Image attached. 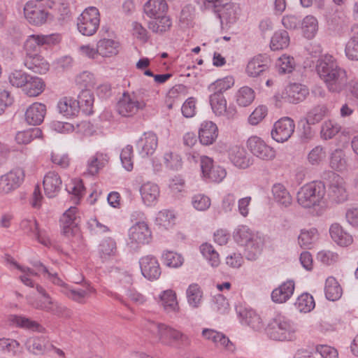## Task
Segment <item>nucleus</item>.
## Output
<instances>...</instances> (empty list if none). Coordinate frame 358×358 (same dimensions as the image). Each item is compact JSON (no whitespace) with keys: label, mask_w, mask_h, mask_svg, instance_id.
<instances>
[{"label":"nucleus","mask_w":358,"mask_h":358,"mask_svg":"<svg viewBox=\"0 0 358 358\" xmlns=\"http://www.w3.org/2000/svg\"><path fill=\"white\" fill-rule=\"evenodd\" d=\"M315 69L329 92L340 94L344 90L347 71L334 57L330 55L322 56L317 61Z\"/></svg>","instance_id":"1"},{"label":"nucleus","mask_w":358,"mask_h":358,"mask_svg":"<svg viewBox=\"0 0 358 358\" xmlns=\"http://www.w3.org/2000/svg\"><path fill=\"white\" fill-rule=\"evenodd\" d=\"M235 242L245 247V256L248 260L255 261L262 254L264 240L258 234L254 233L245 225L238 226L234 231Z\"/></svg>","instance_id":"2"},{"label":"nucleus","mask_w":358,"mask_h":358,"mask_svg":"<svg viewBox=\"0 0 358 358\" xmlns=\"http://www.w3.org/2000/svg\"><path fill=\"white\" fill-rule=\"evenodd\" d=\"M265 331L268 337L273 341H293L297 326L285 316L277 315L269 322Z\"/></svg>","instance_id":"3"},{"label":"nucleus","mask_w":358,"mask_h":358,"mask_svg":"<svg viewBox=\"0 0 358 358\" xmlns=\"http://www.w3.org/2000/svg\"><path fill=\"white\" fill-rule=\"evenodd\" d=\"M326 187L321 181H313L302 186L297 192L296 200L303 208H312L323 203Z\"/></svg>","instance_id":"4"},{"label":"nucleus","mask_w":358,"mask_h":358,"mask_svg":"<svg viewBox=\"0 0 358 358\" xmlns=\"http://www.w3.org/2000/svg\"><path fill=\"white\" fill-rule=\"evenodd\" d=\"M148 327L152 332L157 334L159 341L165 345H170L173 342L182 345L189 343V339L187 335L165 324L151 322Z\"/></svg>","instance_id":"5"},{"label":"nucleus","mask_w":358,"mask_h":358,"mask_svg":"<svg viewBox=\"0 0 358 358\" xmlns=\"http://www.w3.org/2000/svg\"><path fill=\"white\" fill-rule=\"evenodd\" d=\"M77 29L83 36H93L100 25L99 10L94 6L85 8L77 19Z\"/></svg>","instance_id":"6"},{"label":"nucleus","mask_w":358,"mask_h":358,"mask_svg":"<svg viewBox=\"0 0 358 358\" xmlns=\"http://www.w3.org/2000/svg\"><path fill=\"white\" fill-rule=\"evenodd\" d=\"M227 0H221L220 2L215 4V8H203L215 13L222 24H231L235 23L238 19L240 15V8L234 3H227Z\"/></svg>","instance_id":"7"},{"label":"nucleus","mask_w":358,"mask_h":358,"mask_svg":"<svg viewBox=\"0 0 358 358\" xmlns=\"http://www.w3.org/2000/svg\"><path fill=\"white\" fill-rule=\"evenodd\" d=\"M94 103V96L90 90H82L78 96V100L69 99V115H77L80 110H82L86 115L92 113V107Z\"/></svg>","instance_id":"8"},{"label":"nucleus","mask_w":358,"mask_h":358,"mask_svg":"<svg viewBox=\"0 0 358 358\" xmlns=\"http://www.w3.org/2000/svg\"><path fill=\"white\" fill-rule=\"evenodd\" d=\"M24 171L15 168L0 177V192L8 194L17 189L24 180Z\"/></svg>","instance_id":"9"},{"label":"nucleus","mask_w":358,"mask_h":358,"mask_svg":"<svg viewBox=\"0 0 358 358\" xmlns=\"http://www.w3.org/2000/svg\"><path fill=\"white\" fill-rule=\"evenodd\" d=\"M247 146L254 156L262 160L270 161L275 157V150L256 136L248 138Z\"/></svg>","instance_id":"10"},{"label":"nucleus","mask_w":358,"mask_h":358,"mask_svg":"<svg viewBox=\"0 0 358 358\" xmlns=\"http://www.w3.org/2000/svg\"><path fill=\"white\" fill-rule=\"evenodd\" d=\"M295 129L294 121L284 117L275 122L271 130L272 138L278 143H284L289 140Z\"/></svg>","instance_id":"11"},{"label":"nucleus","mask_w":358,"mask_h":358,"mask_svg":"<svg viewBox=\"0 0 358 358\" xmlns=\"http://www.w3.org/2000/svg\"><path fill=\"white\" fill-rule=\"evenodd\" d=\"M145 107V103L138 101L129 92H124L117 104V112L123 117H132Z\"/></svg>","instance_id":"12"},{"label":"nucleus","mask_w":358,"mask_h":358,"mask_svg":"<svg viewBox=\"0 0 358 358\" xmlns=\"http://www.w3.org/2000/svg\"><path fill=\"white\" fill-rule=\"evenodd\" d=\"M201 169L203 177L210 182H220L226 177L225 169L214 165L213 160L207 156H201Z\"/></svg>","instance_id":"13"},{"label":"nucleus","mask_w":358,"mask_h":358,"mask_svg":"<svg viewBox=\"0 0 358 358\" xmlns=\"http://www.w3.org/2000/svg\"><path fill=\"white\" fill-rule=\"evenodd\" d=\"M328 196L330 201L336 204H341L348 200L346 182L342 177L337 175L333 178L329 186Z\"/></svg>","instance_id":"14"},{"label":"nucleus","mask_w":358,"mask_h":358,"mask_svg":"<svg viewBox=\"0 0 358 358\" xmlns=\"http://www.w3.org/2000/svg\"><path fill=\"white\" fill-rule=\"evenodd\" d=\"M129 237L131 247L135 248L138 245L148 243L152 234L147 223L138 222L129 229Z\"/></svg>","instance_id":"15"},{"label":"nucleus","mask_w":358,"mask_h":358,"mask_svg":"<svg viewBox=\"0 0 358 358\" xmlns=\"http://www.w3.org/2000/svg\"><path fill=\"white\" fill-rule=\"evenodd\" d=\"M158 145V138L152 131L144 132L136 143L138 153L142 157H148L155 152Z\"/></svg>","instance_id":"16"},{"label":"nucleus","mask_w":358,"mask_h":358,"mask_svg":"<svg viewBox=\"0 0 358 358\" xmlns=\"http://www.w3.org/2000/svg\"><path fill=\"white\" fill-rule=\"evenodd\" d=\"M236 313L242 324L248 326L255 331L264 327V322L260 315L253 309L246 307H236Z\"/></svg>","instance_id":"17"},{"label":"nucleus","mask_w":358,"mask_h":358,"mask_svg":"<svg viewBox=\"0 0 358 358\" xmlns=\"http://www.w3.org/2000/svg\"><path fill=\"white\" fill-rule=\"evenodd\" d=\"M270 59L265 55H258L251 59L246 67L248 76L257 78L265 76L269 69Z\"/></svg>","instance_id":"18"},{"label":"nucleus","mask_w":358,"mask_h":358,"mask_svg":"<svg viewBox=\"0 0 358 358\" xmlns=\"http://www.w3.org/2000/svg\"><path fill=\"white\" fill-rule=\"evenodd\" d=\"M142 275L149 280H157L162 273L159 264L155 257L146 255L139 260Z\"/></svg>","instance_id":"19"},{"label":"nucleus","mask_w":358,"mask_h":358,"mask_svg":"<svg viewBox=\"0 0 358 358\" xmlns=\"http://www.w3.org/2000/svg\"><path fill=\"white\" fill-rule=\"evenodd\" d=\"M59 41V35L55 34L49 35L32 34L28 37L24 43L26 54L32 53L31 51L37 52L41 46L55 44Z\"/></svg>","instance_id":"20"},{"label":"nucleus","mask_w":358,"mask_h":358,"mask_svg":"<svg viewBox=\"0 0 358 358\" xmlns=\"http://www.w3.org/2000/svg\"><path fill=\"white\" fill-rule=\"evenodd\" d=\"M20 228L24 233L33 236L40 243L48 246L50 241L43 230L38 228L36 219L33 217L23 219L20 222Z\"/></svg>","instance_id":"21"},{"label":"nucleus","mask_w":358,"mask_h":358,"mask_svg":"<svg viewBox=\"0 0 358 358\" xmlns=\"http://www.w3.org/2000/svg\"><path fill=\"white\" fill-rule=\"evenodd\" d=\"M24 15L30 24L41 26L46 22L49 13L34 2L29 1L24 7Z\"/></svg>","instance_id":"22"},{"label":"nucleus","mask_w":358,"mask_h":358,"mask_svg":"<svg viewBox=\"0 0 358 358\" xmlns=\"http://www.w3.org/2000/svg\"><path fill=\"white\" fill-rule=\"evenodd\" d=\"M203 337L211 342L217 348H222L228 352H234L235 350L233 343L224 334L213 329H204L202 331Z\"/></svg>","instance_id":"23"},{"label":"nucleus","mask_w":358,"mask_h":358,"mask_svg":"<svg viewBox=\"0 0 358 358\" xmlns=\"http://www.w3.org/2000/svg\"><path fill=\"white\" fill-rule=\"evenodd\" d=\"M24 65L36 73L43 74L49 70V63L41 55L37 53L26 54Z\"/></svg>","instance_id":"24"},{"label":"nucleus","mask_w":358,"mask_h":358,"mask_svg":"<svg viewBox=\"0 0 358 358\" xmlns=\"http://www.w3.org/2000/svg\"><path fill=\"white\" fill-rule=\"evenodd\" d=\"M218 136V128L212 121H204L199 130L200 143L204 145H212Z\"/></svg>","instance_id":"25"},{"label":"nucleus","mask_w":358,"mask_h":358,"mask_svg":"<svg viewBox=\"0 0 358 358\" xmlns=\"http://www.w3.org/2000/svg\"><path fill=\"white\" fill-rule=\"evenodd\" d=\"M46 114V106L41 103L35 102L27 109L25 120L31 125H39L43 120Z\"/></svg>","instance_id":"26"},{"label":"nucleus","mask_w":358,"mask_h":358,"mask_svg":"<svg viewBox=\"0 0 358 358\" xmlns=\"http://www.w3.org/2000/svg\"><path fill=\"white\" fill-rule=\"evenodd\" d=\"M45 194L49 198L55 197L61 189L62 180L57 173L48 172L43 178Z\"/></svg>","instance_id":"27"},{"label":"nucleus","mask_w":358,"mask_h":358,"mask_svg":"<svg viewBox=\"0 0 358 358\" xmlns=\"http://www.w3.org/2000/svg\"><path fill=\"white\" fill-rule=\"evenodd\" d=\"M294 291V282L293 280H287L273 290L271 299L275 303H285L292 296Z\"/></svg>","instance_id":"28"},{"label":"nucleus","mask_w":358,"mask_h":358,"mask_svg":"<svg viewBox=\"0 0 358 358\" xmlns=\"http://www.w3.org/2000/svg\"><path fill=\"white\" fill-rule=\"evenodd\" d=\"M287 100L292 103H298L306 99L309 94L308 87L300 83H292L286 89Z\"/></svg>","instance_id":"29"},{"label":"nucleus","mask_w":358,"mask_h":358,"mask_svg":"<svg viewBox=\"0 0 358 358\" xmlns=\"http://www.w3.org/2000/svg\"><path fill=\"white\" fill-rule=\"evenodd\" d=\"M229 158L232 164L240 169H246L250 165V159L243 148L233 146L229 150Z\"/></svg>","instance_id":"30"},{"label":"nucleus","mask_w":358,"mask_h":358,"mask_svg":"<svg viewBox=\"0 0 358 358\" xmlns=\"http://www.w3.org/2000/svg\"><path fill=\"white\" fill-rule=\"evenodd\" d=\"M119 48V43L113 39H100L96 43V52L103 57H110L117 55Z\"/></svg>","instance_id":"31"},{"label":"nucleus","mask_w":358,"mask_h":358,"mask_svg":"<svg viewBox=\"0 0 358 358\" xmlns=\"http://www.w3.org/2000/svg\"><path fill=\"white\" fill-rule=\"evenodd\" d=\"M329 233L333 241L341 246H348L353 241L352 236L344 231L343 227L338 223L331 225Z\"/></svg>","instance_id":"32"},{"label":"nucleus","mask_w":358,"mask_h":358,"mask_svg":"<svg viewBox=\"0 0 358 358\" xmlns=\"http://www.w3.org/2000/svg\"><path fill=\"white\" fill-rule=\"evenodd\" d=\"M162 306L167 313H176L179 311L176 293L172 289H166L159 296Z\"/></svg>","instance_id":"33"},{"label":"nucleus","mask_w":358,"mask_h":358,"mask_svg":"<svg viewBox=\"0 0 358 358\" xmlns=\"http://www.w3.org/2000/svg\"><path fill=\"white\" fill-rule=\"evenodd\" d=\"M140 192L143 203L148 206L155 203L159 195L158 186L152 182H146L142 185Z\"/></svg>","instance_id":"34"},{"label":"nucleus","mask_w":358,"mask_h":358,"mask_svg":"<svg viewBox=\"0 0 358 358\" xmlns=\"http://www.w3.org/2000/svg\"><path fill=\"white\" fill-rule=\"evenodd\" d=\"M45 87L42 78L29 75L22 90L29 96H37L44 91Z\"/></svg>","instance_id":"35"},{"label":"nucleus","mask_w":358,"mask_h":358,"mask_svg":"<svg viewBox=\"0 0 358 358\" xmlns=\"http://www.w3.org/2000/svg\"><path fill=\"white\" fill-rule=\"evenodd\" d=\"M168 5L165 0H149L144 5V12L150 17H157L166 12Z\"/></svg>","instance_id":"36"},{"label":"nucleus","mask_w":358,"mask_h":358,"mask_svg":"<svg viewBox=\"0 0 358 358\" xmlns=\"http://www.w3.org/2000/svg\"><path fill=\"white\" fill-rule=\"evenodd\" d=\"M70 185L71 187L69 189V201L72 202L74 205H78L86 192L83 182L80 178H73L71 180Z\"/></svg>","instance_id":"37"},{"label":"nucleus","mask_w":358,"mask_h":358,"mask_svg":"<svg viewBox=\"0 0 358 358\" xmlns=\"http://www.w3.org/2000/svg\"><path fill=\"white\" fill-rule=\"evenodd\" d=\"M272 194L275 201L281 206L287 208L289 206L292 202V198L289 192L285 187L280 183L273 185Z\"/></svg>","instance_id":"38"},{"label":"nucleus","mask_w":358,"mask_h":358,"mask_svg":"<svg viewBox=\"0 0 358 358\" xmlns=\"http://www.w3.org/2000/svg\"><path fill=\"white\" fill-rule=\"evenodd\" d=\"M330 110L327 104H317L308 111L306 119L308 123L315 124L320 122L325 117L328 116Z\"/></svg>","instance_id":"39"},{"label":"nucleus","mask_w":358,"mask_h":358,"mask_svg":"<svg viewBox=\"0 0 358 358\" xmlns=\"http://www.w3.org/2000/svg\"><path fill=\"white\" fill-rule=\"evenodd\" d=\"M324 293L326 298L329 301H335L341 297L343 289L334 277L329 276L327 278Z\"/></svg>","instance_id":"40"},{"label":"nucleus","mask_w":358,"mask_h":358,"mask_svg":"<svg viewBox=\"0 0 358 358\" xmlns=\"http://www.w3.org/2000/svg\"><path fill=\"white\" fill-rule=\"evenodd\" d=\"M9 322L17 327L25 329L34 331H40L41 327L36 321L22 315H10Z\"/></svg>","instance_id":"41"},{"label":"nucleus","mask_w":358,"mask_h":358,"mask_svg":"<svg viewBox=\"0 0 358 358\" xmlns=\"http://www.w3.org/2000/svg\"><path fill=\"white\" fill-rule=\"evenodd\" d=\"M99 253L103 262L115 257L117 253L115 241L111 238L103 239L99 244Z\"/></svg>","instance_id":"42"},{"label":"nucleus","mask_w":358,"mask_h":358,"mask_svg":"<svg viewBox=\"0 0 358 358\" xmlns=\"http://www.w3.org/2000/svg\"><path fill=\"white\" fill-rule=\"evenodd\" d=\"M32 264L37 269L38 272L41 273L43 275V277L46 280H48L53 284L65 289V283L62 279H60L57 272L52 271V269L48 268L41 262H34Z\"/></svg>","instance_id":"43"},{"label":"nucleus","mask_w":358,"mask_h":358,"mask_svg":"<svg viewBox=\"0 0 358 358\" xmlns=\"http://www.w3.org/2000/svg\"><path fill=\"white\" fill-rule=\"evenodd\" d=\"M188 304L193 308L200 306L203 297V292L197 284L190 285L186 291Z\"/></svg>","instance_id":"44"},{"label":"nucleus","mask_w":358,"mask_h":358,"mask_svg":"<svg viewBox=\"0 0 358 358\" xmlns=\"http://www.w3.org/2000/svg\"><path fill=\"white\" fill-rule=\"evenodd\" d=\"M171 26V19L164 15L154 18L148 23V28L156 34H162L168 31Z\"/></svg>","instance_id":"45"},{"label":"nucleus","mask_w":358,"mask_h":358,"mask_svg":"<svg viewBox=\"0 0 358 358\" xmlns=\"http://www.w3.org/2000/svg\"><path fill=\"white\" fill-rule=\"evenodd\" d=\"M209 101L216 115H223L227 113V101L222 94L213 93L210 95Z\"/></svg>","instance_id":"46"},{"label":"nucleus","mask_w":358,"mask_h":358,"mask_svg":"<svg viewBox=\"0 0 358 358\" xmlns=\"http://www.w3.org/2000/svg\"><path fill=\"white\" fill-rule=\"evenodd\" d=\"M341 129L340 124L333 120L324 121L320 130V136L324 140L333 138Z\"/></svg>","instance_id":"47"},{"label":"nucleus","mask_w":358,"mask_h":358,"mask_svg":"<svg viewBox=\"0 0 358 358\" xmlns=\"http://www.w3.org/2000/svg\"><path fill=\"white\" fill-rule=\"evenodd\" d=\"M200 252L211 266L217 267L219 266L220 263V256L212 245L207 243L201 244Z\"/></svg>","instance_id":"48"},{"label":"nucleus","mask_w":358,"mask_h":358,"mask_svg":"<svg viewBox=\"0 0 358 358\" xmlns=\"http://www.w3.org/2000/svg\"><path fill=\"white\" fill-rule=\"evenodd\" d=\"M302 31L303 36L311 39L315 37L318 30V22L317 19L313 15H307L302 21Z\"/></svg>","instance_id":"49"},{"label":"nucleus","mask_w":358,"mask_h":358,"mask_svg":"<svg viewBox=\"0 0 358 358\" xmlns=\"http://www.w3.org/2000/svg\"><path fill=\"white\" fill-rule=\"evenodd\" d=\"M42 131L40 128L34 127L27 130L18 131L15 136V141L18 144H28L34 139L41 138Z\"/></svg>","instance_id":"50"},{"label":"nucleus","mask_w":358,"mask_h":358,"mask_svg":"<svg viewBox=\"0 0 358 358\" xmlns=\"http://www.w3.org/2000/svg\"><path fill=\"white\" fill-rule=\"evenodd\" d=\"M52 349V343L44 338H34L29 345V350L35 355L48 353Z\"/></svg>","instance_id":"51"},{"label":"nucleus","mask_w":358,"mask_h":358,"mask_svg":"<svg viewBox=\"0 0 358 358\" xmlns=\"http://www.w3.org/2000/svg\"><path fill=\"white\" fill-rule=\"evenodd\" d=\"M75 82L82 90H90L94 87L96 79L93 73L85 71L76 77Z\"/></svg>","instance_id":"52"},{"label":"nucleus","mask_w":358,"mask_h":358,"mask_svg":"<svg viewBox=\"0 0 358 358\" xmlns=\"http://www.w3.org/2000/svg\"><path fill=\"white\" fill-rule=\"evenodd\" d=\"M289 44V36L286 31L275 32L271 40V48L273 50H278L288 47Z\"/></svg>","instance_id":"53"},{"label":"nucleus","mask_w":358,"mask_h":358,"mask_svg":"<svg viewBox=\"0 0 358 358\" xmlns=\"http://www.w3.org/2000/svg\"><path fill=\"white\" fill-rule=\"evenodd\" d=\"M317 230L315 228H311L308 230L302 229L298 237V243L301 248H310L314 241L317 238Z\"/></svg>","instance_id":"54"},{"label":"nucleus","mask_w":358,"mask_h":358,"mask_svg":"<svg viewBox=\"0 0 358 358\" xmlns=\"http://www.w3.org/2000/svg\"><path fill=\"white\" fill-rule=\"evenodd\" d=\"M236 102L242 107H246L252 103L255 99V92L254 90L248 87L245 86L237 92L236 93Z\"/></svg>","instance_id":"55"},{"label":"nucleus","mask_w":358,"mask_h":358,"mask_svg":"<svg viewBox=\"0 0 358 358\" xmlns=\"http://www.w3.org/2000/svg\"><path fill=\"white\" fill-rule=\"evenodd\" d=\"M294 305L300 312L308 313L314 308L315 301L310 294L304 293L297 298Z\"/></svg>","instance_id":"56"},{"label":"nucleus","mask_w":358,"mask_h":358,"mask_svg":"<svg viewBox=\"0 0 358 358\" xmlns=\"http://www.w3.org/2000/svg\"><path fill=\"white\" fill-rule=\"evenodd\" d=\"M234 81L231 77L219 79L209 86V90L213 93L222 94L234 85Z\"/></svg>","instance_id":"57"},{"label":"nucleus","mask_w":358,"mask_h":358,"mask_svg":"<svg viewBox=\"0 0 358 358\" xmlns=\"http://www.w3.org/2000/svg\"><path fill=\"white\" fill-rule=\"evenodd\" d=\"M175 220L174 214L168 210L159 211L155 217V224L166 229L173 224Z\"/></svg>","instance_id":"58"},{"label":"nucleus","mask_w":358,"mask_h":358,"mask_svg":"<svg viewBox=\"0 0 358 358\" xmlns=\"http://www.w3.org/2000/svg\"><path fill=\"white\" fill-rule=\"evenodd\" d=\"M327 156L324 148L317 145L308 154L307 159L311 165H319Z\"/></svg>","instance_id":"59"},{"label":"nucleus","mask_w":358,"mask_h":358,"mask_svg":"<svg viewBox=\"0 0 358 358\" xmlns=\"http://www.w3.org/2000/svg\"><path fill=\"white\" fill-rule=\"evenodd\" d=\"M329 165L331 169L337 171H342L346 167V161L344 154L341 150H336L331 156Z\"/></svg>","instance_id":"60"},{"label":"nucleus","mask_w":358,"mask_h":358,"mask_svg":"<svg viewBox=\"0 0 358 358\" xmlns=\"http://www.w3.org/2000/svg\"><path fill=\"white\" fill-rule=\"evenodd\" d=\"M276 66L280 73H291L295 66L294 59L292 57L283 55L278 59Z\"/></svg>","instance_id":"61"},{"label":"nucleus","mask_w":358,"mask_h":358,"mask_svg":"<svg viewBox=\"0 0 358 358\" xmlns=\"http://www.w3.org/2000/svg\"><path fill=\"white\" fill-rule=\"evenodd\" d=\"M212 308L219 314H226L229 310V303L224 295L219 294L213 296Z\"/></svg>","instance_id":"62"},{"label":"nucleus","mask_w":358,"mask_h":358,"mask_svg":"<svg viewBox=\"0 0 358 358\" xmlns=\"http://www.w3.org/2000/svg\"><path fill=\"white\" fill-rule=\"evenodd\" d=\"M29 76V75L24 71L15 70L9 74L8 80L13 86L23 89Z\"/></svg>","instance_id":"63"},{"label":"nucleus","mask_w":358,"mask_h":358,"mask_svg":"<svg viewBox=\"0 0 358 358\" xmlns=\"http://www.w3.org/2000/svg\"><path fill=\"white\" fill-rule=\"evenodd\" d=\"M162 259L165 265L173 268L180 266L183 262L182 256L172 251L164 252L162 255Z\"/></svg>","instance_id":"64"}]
</instances>
